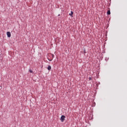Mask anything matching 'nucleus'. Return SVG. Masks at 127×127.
Returning <instances> with one entry per match:
<instances>
[{"instance_id":"f03ea898","label":"nucleus","mask_w":127,"mask_h":127,"mask_svg":"<svg viewBox=\"0 0 127 127\" xmlns=\"http://www.w3.org/2000/svg\"><path fill=\"white\" fill-rule=\"evenodd\" d=\"M65 116L64 115H62V117H61V121L62 122H64V121H65Z\"/></svg>"},{"instance_id":"7ed1b4c3","label":"nucleus","mask_w":127,"mask_h":127,"mask_svg":"<svg viewBox=\"0 0 127 127\" xmlns=\"http://www.w3.org/2000/svg\"><path fill=\"white\" fill-rule=\"evenodd\" d=\"M6 34H7V37H11V34L10 32H7Z\"/></svg>"},{"instance_id":"f257e3e1","label":"nucleus","mask_w":127,"mask_h":127,"mask_svg":"<svg viewBox=\"0 0 127 127\" xmlns=\"http://www.w3.org/2000/svg\"><path fill=\"white\" fill-rule=\"evenodd\" d=\"M54 58V55L50 54L47 56V59L49 61L51 62L53 60V59Z\"/></svg>"},{"instance_id":"0eeeda50","label":"nucleus","mask_w":127,"mask_h":127,"mask_svg":"<svg viewBox=\"0 0 127 127\" xmlns=\"http://www.w3.org/2000/svg\"><path fill=\"white\" fill-rule=\"evenodd\" d=\"M29 72H30V73H33V70H29Z\"/></svg>"},{"instance_id":"6e6552de","label":"nucleus","mask_w":127,"mask_h":127,"mask_svg":"<svg viewBox=\"0 0 127 127\" xmlns=\"http://www.w3.org/2000/svg\"><path fill=\"white\" fill-rule=\"evenodd\" d=\"M89 79L90 80H91V77H89Z\"/></svg>"},{"instance_id":"20e7f679","label":"nucleus","mask_w":127,"mask_h":127,"mask_svg":"<svg viewBox=\"0 0 127 127\" xmlns=\"http://www.w3.org/2000/svg\"><path fill=\"white\" fill-rule=\"evenodd\" d=\"M48 70L49 71H50V70H51V66L49 65V66H48Z\"/></svg>"},{"instance_id":"39448f33","label":"nucleus","mask_w":127,"mask_h":127,"mask_svg":"<svg viewBox=\"0 0 127 127\" xmlns=\"http://www.w3.org/2000/svg\"><path fill=\"white\" fill-rule=\"evenodd\" d=\"M110 14H111L110 10H109L107 11V14H108V15H110Z\"/></svg>"},{"instance_id":"423d86ee","label":"nucleus","mask_w":127,"mask_h":127,"mask_svg":"<svg viewBox=\"0 0 127 127\" xmlns=\"http://www.w3.org/2000/svg\"><path fill=\"white\" fill-rule=\"evenodd\" d=\"M73 13L74 12H73V11H71V13H69V15L72 16V15H73Z\"/></svg>"}]
</instances>
